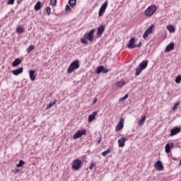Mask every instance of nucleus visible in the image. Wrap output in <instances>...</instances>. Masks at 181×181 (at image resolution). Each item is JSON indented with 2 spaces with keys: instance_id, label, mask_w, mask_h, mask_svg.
<instances>
[{
  "instance_id": "nucleus-1",
  "label": "nucleus",
  "mask_w": 181,
  "mask_h": 181,
  "mask_svg": "<svg viewBox=\"0 0 181 181\" xmlns=\"http://www.w3.org/2000/svg\"><path fill=\"white\" fill-rule=\"evenodd\" d=\"M80 67V61L76 59L71 63L70 66L68 68L67 73L71 74L74 70H77Z\"/></svg>"
},
{
  "instance_id": "nucleus-2",
  "label": "nucleus",
  "mask_w": 181,
  "mask_h": 181,
  "mask_svg": "<svg viewBox=\"0 0 181 181\" xmlns=\"http://www.w3.org/2000/svg\"><path fill=\"white\" fill-rule=\"evenodd\" d=\"M158 8L155 5H151L148 7V8L145 11L146 16H152L155 12H156Z\"/></svg>"
},
{
  "instance_id": "nucleus-3",
  "label": "nucleus",
  "mask_w": 181,
  "mask_h": 181,
  "mask_svg": "<svg viewBox=\"0 0 181 181\" xmlns=\"http://www.w3.org/2000/svg\"><path fill=\"white\" fill-rule=\"evenodd\" d=\"M94 33H95V29H92L89 33L84 34V37L89 42L94 40Z\"/></svg>"
},
{
  "instance_id": "nucleus-4",
  "label": "nucleus",
  "mask_w": 181,
  "mask_h": 181,
  "mask_svg": "<svg viewBox=\"0 0 181 181\" xmlns=\"http://www.w3.org/2000/svg\"><path fill=\"white\" fill-rule=\"evenodd\" d=\"M87 134V130L85 129L78 130L76 133L75 135L73 136V139H78V138H81L83 135H86Z\"/></svg>"
},
{
  "instance_id": "nucleus-5",
  "label": "nucleus",
  "mask_w": 181,
  "mask_h": 181,
  "mask_svg": "<svg viewBox=\"0 0 181 181\" xmlns=\"http://www.w3.org/2000/svg\"><path fill=\"white\" fill-rule=\"evenodd\" d=\"M81 161L79 159H76L72 163V169H74V170H78L81 168Z\"/></svg>"
},
{
  "instance_id": "nucleus-6",
  "label": "nucleus",
  "mask_w": 181,
  "mask_h": 181,
  "mask_svg": "<svg viewBox=\"0 0 181 181\" xmlns=\"http://www.w3.org/2000/svg\"><path fill=\"white\" fill-rule=\"evenodd\" d=\"M107 6H108V1H105L103 4H102L99 13H98V16L99 18H101L104 13H105V9H107Z\"/></svg>"
},
{
  "instance_id": "nucleus-7",
  "label": "nucleus",
  "mask_w": 181,
  "mask_h": 181,
  "mask_svg": "<svg viewBox=\"0 0 181 181\" xmlns=\"http://www.w3.org/2000/svg\"><path fill=\"white\" fill-rule=\"evenodd\" d=\"M181 132V127H175L173 129H171L170 136H175V135H177V134Z\"/></svg>"
},
{
  "instance_id": "nucleus-8",
  "label": "nucleus",
  "mask_w": 181,
  "mask_h": 181,
  "mask_svg": "<svg viewBox=\"0 0 181 181\" xmlns=\"http://www.w3.org/2000/svg\"><path fill=\"white\" fill-rule=\"evenodd\" d=\"M127 47L129 49H135V47H136V45H135V37H132L130 38Z\"/></svg>"
},
{
  "instance_id": "nucleus-9",
  "label": "nucleus",
  "mask_w": 181,
  "mask_h": 181,
  "mask_svg": "<svg viewBox=\"0 0 181 181\" xmlns=\"http://www.w3.org/2000/svg\"><path fill=\"white\" fill-rule=\"evenodd\" d=\"M105 32V25H101L98 28L97 35L98 37H101L103 33Z\"/></svg>"
},
{
  "instance_id": "nucleus-10",
  "label": "nucleus",
  "mask_w": 181,
  "mask_h": 181,
  "mask_svg": "<svg viewBox=\"0 0 181 181\" xmlns=\"http://www.w3.org/2000/svg\"><path fill=\"white\" fill-rule=\"evenodd\" d=\"M124 118L120 119L119 122H118L117 125L115 127L116 132L121 131V129L124 128Z\"/></svg>"
},
{
  "instance_id": "nucleus-11",
  "label": "nucleus",
  "mask_w": 181,
  "mask_h": 181,
  "mask_svg": "<svg viewBox=\"0 0 181 181\" xmlns=\"http://www.w3.org/2000/svg\"><path fill=\"white\" fill-rule=\"evenodd\" d=\"M109 70L105 69V67L104 66H100L99 67H98L97 70H96V73L97 74H100V73H103L104 74L108 73Z\"/></svg>"
},
{
  "instance_id": "nucleus-12",
  "label": "nucleus",
  "mask_w": 181,
  "mask_h": 181,
  "mask_svg": "<svg viewBox=\"0 0 181 181\" xmlns=\"http://www.w3.org/2000/svg\"><path fill=\"white\" fill-rule=\"evenodd\" d=\"M154 168L156 169V170H163V164L162 163V161L158 160L155 164H154Z\"/></svg>"
},
{
  "instance_id": "nucleus-13",
  "label": "nucleus",
  "mask_w": 181,
  "mask_h": 181,
  "mask_svg": "<svg viewBox=\"0 0 181 181\" xmlns=\"http://www.w3.org/2000/svg\"><path fill=\"white\" fill-rule=\"evenodd\" d=\"M127 141H128V139L125 137H122L121 139H119L118 140L119 147L124 148V146H125V142H127Z\"/></svg>"
},
{
  "instance_id": "nucleus-14",
  "label": "nucleus",
  "mask_w": 181,
  "mask_h": 181,
  "mask_svg": "<svg viewBox=\"0 0 181 181\" xmlns=\"http://www.w3.org/2000/svg\"><path fill=\"white\" fill-rule=\"evenodd\" d=\"M175 146V143H168L165 145V149L166 153H170V149Z\"/></svg>"
},
{
  "instance_id": "nucleus-15",
  "label": "nucleus",
  "mask_w": 181,
  "mask_h": 181,
  "mask_svg": "<svg viewBox=\"0 0 181 181\" xmlns=\"http://www.w3.org/2000/svg\"><path fill=\"white\" fill-rule=\"evenodd\" d=\"M148 63H149L148 60H144L139 64V67L142 70H145L148 67Z\"/></svg>"
},
{
  "instance_id": "nucleus-16",
  "label": "nucleus",
  "mask_w": 181,
  "mask_h": 181,
  "mask_svg": "<svg viewBox=\"0 0 181 181\" xmlns=\"http://www.w3.org/2000/svg\"><path fill=\"white\" fill-rule=\"evenodd\" d=\"M22 73H23V67H20L16 70L12 71L13 76H19V74H22Z\"/></svg>"
},
{
  "instance_id": "nucleus-17",
  "label": "nucleus",
  "mask_w": 181,
  "mask_h": 181,
  "mask_svg": "<svg viewBox=\"0 0 181 181\" xmlns=\"http://www.w3.org/2000/svg\"><path fill=\"white\" fill-rule=\"evenodd\" d=\"M98 114V112H93V114L90 115L88 117V122H93L95 119V116Z\"/></svg>"
},
{
  "instance_id": "nucleus-18",
  "label": "nucleus",
  "mask_w": 181,
  "mask_h": 181,
  "mask_svg": "<svg viewBox=\"0 0 181 181\" xmlns=\"http://www.w3.org/2000/svg\"><path fill=\"white\" fill-rule=\"evenodd\" d=\"M36 71L35 70H30L29 71V76L31 81H35L36 80Z\"/></svg>"
},
{
  "instance_id": "nucleus-19",
  "label": "nucleus",
  "mask_w": 181,
  "mask_h": 181,
  "mask_svg": "<svg viewBox=\"0 0 181 181\" xmlns=\"http://www.w3.org/2000/svg\"><path fill=\"white\" fill-rule=\"evenodd\" d=\"M175 49V43L171 42L168 45L166 46L165 47V52H172Z\"/></svg>"
},
{
  "instance_id": "nucleus-20",
  "label": "nucleus",
  "mask_w": 181,
  "mask_h": 181,
  "mask_svg": "<svg viewBox=\"0 0 181 181\" xmlns=\"http://www.w3.org/2000/svg\"><path fill=\"white\" fill-rule=\"evenodd\" d=\"M21 63H22V60H21V59L19 58H16L12 63V66L13 67H18V66H19V64H21Z\"/></svg>"
},
{
  "instance_id": "nucleus-21",
  "label": "nucleus",
  "mask_w": 181,
  "mask_h": 181,
  "mask_svg": "<svg viewBox=\"0 0 181 181\" xmlns=\"http://www.w3.org/2000/svg\"><path fill=\"white\" fill-rule=\"evenodd\" d=\"M34 9L35 11H40L42 9V2L37 1L34 6Z\"/></svg>"
},
{
  "instance_id": "nucleus-22",
  "label": "nucleus",
  "mask_w": 181,
  "mask_h": 181,
  "mask_svg": "<svg viewBox=\"0 0 181 181\" xmlns=\"http://www.w3.org/2000/svg\"><path fill=\"white\" fill-rule=\"evenodd\" d=\"M125 84H126V83L122 81H117L115 83L116 87H119V88H122V87H124V86H125Z\"/></svg>"
},
{
  "instance_id": "nucleus-23",
  "label": "nucleus",
  "mask_w": 181,
  "mask_h": 181,
  "mask_svg": "<svg viewBox=\"0 0 181 181\" xmlns=\"http://www.w3.org/2000/svg\"><path fill=\"white\" fill-rule=\"evenodd\" d=\"M56 103H57V100H54V101L53 100H51L50 102H49V105H47V110H50V108H52V107L53 106V105H54V104H56Z\"/></svg>"
},
{
  "instance_id": "nucleus-24",
  "label": "nucleus",
  "mask_w": 181,
  "mask_h": 181,
  "mask_svg": "<svg viewBox=\"0 0 181 181\" xmlns=\"http://www.w3.org/2000/svg\"><path fill=\"white\" fill-rule=\"evenodd\" d=\"M146 120V116H144L139 121V127H142L145 124V121Z\"/></svg>"
},
{
  "instance_id": "nucleus-25",
  "label": "nucleus",
  "mask_w": 181,
  "mask_h": 181,
  "mask_svg": "<svg viewBox=\"0 0 181 181\" xmlns=\"http://www.w3.org/2000/svg\"><path fill=\"white\" fill-rule=\"evenodd\" d=\"M68 4H69V6L73 8L74 6H76V4H77V1L76 0H69Z\"/></svg>"
},
{
  "instance_id": "nucleus-26",
  "label": "nucleus",
  "mask_w": 181,
  "mask_h": 181,
  "mask_svg": "<svg viewBox=\"0 0 181 181\" xmlns=\"http://www.w3.org/2000/svg\"><path fill=\"white\" fill-rule=\"evenodd\" d=\"M23 32H25V28H23V27H21V25H19L17 28H16V33L21 34L23 33Z\"/></svg>"
},
{
  "instance_id": "nucleus-27",
  "label": "nucleus",
  "mask_w": 181,
  "mask_h": 181,
  "mask_svg": "<svg viewBox=\"0 0 181 181\" xmlns=\"http://www.w3.org/2000/svg\"><path fill=\"white\" fill-rule=\"evenodd\" d=\"M142 71H144V69H141V68H140L139 66L137 67L136 69V73H135V76H138L141 74V73H142Z\"/></svg>"
},
{
  "instance_id": "nucleus-28",
  "label": "nucleus",
  "mask_w": 181,
  "mask_h": 181,
  "mask_svg": "<svg viewBox=\"0 0 181 181\" xmlns=\"http://www.w3.org/2000/svg\"><path fill=\"white\" fill-rule=\"evenodd\" d=\"M167 29L168 30H169V32H170L171 33H173V32H175V26L172 25H169L167 26Z\"/></svg>"
},
{
  "instance_id": "nucleus-29",
  "label": "nucleus",
  "mask_w": 181,
  "mask_h": 181,
  "mask_svg": "<svg viewBox=\"0 0 181 181\" xmlns=\"http://www.w3.org/2000/svg\"><path fill=\"white\" fill-rule=\"evenodd\" d=\"M153 28H155V25H151L146 30V31H147L151 35L153 30Z\"/></svg>"
},
{
  "instance_id": "nucleus-30",
  "label": "nucleus",
  "mask_w": 181,
  "mask_h": 181,
  "mask_svg": "<svg viewBox=\"0 0 181 181\" xmlns=\"http://www.w3.org/2000/svg\"><path fill=\"white\" fill-rule=\"evenodd\" d=\"M23 165H25V161L20 160L18 164H17L16 166L17 168H23Z\"/></svg>"
},
{
  "instance_id": "nucleus-31",
  "label": "nucleus",
  "mask_w": 181,
  "mask_h": 181,
  "mask_svg": "<svg viewBox=\"0 0 181 181\" xmlns=\"http://www.w3.org/2000/svg\"><path fill=\"white\" fill-rule=\"evenodd\" d=\"M110 152H111V149L107 148V151H103L102 153V156H107V155H108V153H110Z\"/></svg>"
},
{
  "instance_id": "nucleus-32",
  "label": "nucleus",
  "mask_w": 181,
  "mask_h": 181,
  "mask_svg": "<svg viewBox=\"0 0 181 181\" xmlns=\"http://www.w3.org/2000/svg\"><path fill=\"white\" fill-rule=\"evenodd\" d=\"M180 81H181V75H178L176 78H175V83L177 84H180Z\"/></svg>"
},
{
  "instance_id": "nucleus-33",
  "label": "nucleus",
  "mask_w": 181,
  "mask_h": 181,
  "mask_svg": "<svg viewBox=\"0 0 181 181\" xmlns=\"http://www.w3.org/2000/svg\"><path fill=\"white\" fill-rule=\"evenodd\" d=\"M34 49H35V46L30 45L26 50H27V52L30 53V52H32V50H34Z\"/></svg>"
},
{
  "instance_id": "nucleus-34",
  "label": "nucleus",
  "mask_w": 181,
  "mask_h": 181,
  "mask_svg": "<svg viewBox=\"0 0 181 181\" xmlns=\"http://www.w3.org/2000/svg\"><path fill=\"white\" fill-rule=\"evenodd\" d=\"M46 12H47V16H50V12H52V8H50V6L46 7Z\"/></svg>"
},
{
  "instance_id": "nucleus-35",
  "label": "nucleus",
  "mask_w": 181,
  "mask_h": 181,
  "mask_svg": "<svg viewBox=\"0 0 181 181\" xmlns=\"http://www.w3.org/2000/svg\"><path fill=\"white\" fill-rule=\"evenodd\" d=\"M179 105H180V102H177L173 107V111L177 110V107H179Z\"/></svg>"
},
{
  "instance_id": "nucleus-36",
  "label": "nucleus",
  "mask_w": 181,
  "mask_h": 181,
  "mask_svg": "<svg viewBox=\"0 0 181 181\" xmlns=\"http://www.w3.org/2000/svg\"><path fill=\"white\" fill-rule=\"evenodd\" d=\"M66 12H71V8H70V5L67 4L65 7Z\"/></svg>"
},
{
  "instance_id": "nucleus-37",
  "label": "nucleus",
  "mask_w": 181,
  "mask_h": 181,
  "mask_svg": "<svg viewBox=\"0 0 181 181\" xmlns=\"http://www.w3.org/2000/svg\"><path fill=\"white\" fill-rule=\"evenodd\" d=\"M127 98H128V94H126L124 97L121 98L119 101L120 103H122V101H125V100H127Z\"/></svg>"
},
{
  "instance_id": "nucleus-38",
  "label": "nucleus",
  "mask_w": 181,
  "mask_h": 181,
  "mask_svg": "<svg viewBox=\"0 0 181 181\" xmlns=\"http://www.w3.org/2000/svg\"><path fill=\"white\" fill-rule=\"evenodd\" d=\"M50 4L52 6H56L57 5V0H50Z\"/></svg>"
},
{
  "instance_id": "nucleus-39",
  "label": "nucleus",
  "mask_w": 181,
  "mask_h": 181,
  "mask_svg": "<svg viewBox=\"0 0 181 181\" xmlns=\"http://www.w3.org/2000/svg\"><path fill=\"white\" fill-rule=\"evenodd\" d=\"M81 43H84V45H88V41H87L86 38H81Z\"/></svg>"
},
{
  "instance_id": "nucleus-40",
  "label": "nucleus",
  "mask_w": 181,
  "mask_h": 181,
  "mask_svg": "<svg viewBox=\"0 0 181 181\" xmlns=\"http://www.w3.org/2000/svg\"><path fill=\"white\" fill-rule=\"evenodd\" d=\"M149 33H148V31H145V33H144V34L143 35V37L144 38V39H146L147 37H148V36H149Z\"/></svg>"
},
{
  "instance_id": "nucleus-41",
  "label": "nucleus",
  "mask_w": 181,
  "mask_h": 181,
  "mask_svg": "<svg viewBox=\"0 0 181 181\" xmlns=\"http://www.w3.org/2000/svg\"><path fill=\"white\" fill-rule=\"evenodd\" d=\"M15 4V0H8L7 1V5H13Z\"/></svg>"
},
{
  "instance_id": "nucleus-42",
  "label": "nucleus",
  "mask_w": 181,
  "mask_h": 181,
  "mask_svg": "<svg viewBox=\"0 0 181 181\" xmlns=\"http://www.w3.org/2000/svg\"><path fill=\"white\" fill-rule=\"evenodd\" d=\"M93 168H95V163H91L90 165V166H89V169L90 170H93Z\"/></svg>"
},
{
  "instance_id": "nucleus-43",
  "label": "nucleus",
  "mask_w": 181,
  "mask_h": 181,
  "mask_svg": "<svg viewBox=\"0 0 181 181\" xmlns=\"http://www.w3.org/2000/svg\"><path fill=\"white\" fill-rule=\"evenodd\" d=\"M142 46V42H139L138 45H136V47H141Z\"/></svg>"
},
{
  "instance_id": "nucleus-44",
  "label": "nucleus",
  "mask_w": 181,
  "mask_h": 181,
  "mask_svg": "<svg viewBox=\"0 0 181 181\" xmlns=\"http://www.w3.org/2000/svg\"><path fill=\"white\" fill-rule=\"evenodd\" d=\"M101 139H103V137L100 136L99 140L98 141V144H101Z\"/></svg>"
},
{
  "instance_id": "nucleus-45",
  "label": "nucleus",
  "mask_w": 181,
  "mask_h": 181,
  "mask_svg": "<svg viewBox=\"0 0 181 181\" xmlns=\"http://www.w3.org/2000/svg\"><path fill=\"white\" fill-rule=\"evenodd\" d=\"M22 1H23V0H17V4L19 5V4H21V2H22Z\"/></svg>"
},
{
  "instance_id": "nucleus-46",
  "label": "nucleus",
  "mask_w": 181,
  "mask_h": 181,
  "mask_svg": "<svg viewBox=\"0 0 181 181\" xmlns=\"http://www.w3.org/2000/svg\"><path fill=\"white\" fill-rule=\"evenodd\" d=\"M95 103H97V98H95V100H93V104H95Z\"/></svg>"
},
{
  "instance_id": "nucleus-47",
  "label": "nucleus",
  "mask_w": 181,
  "mask_h": 181,
  "mask_svg": "<svg viewBox=\"0 0 181 181\" xmlns=\"http://www.w3.org/2000/svg\"><path fill=\"white\" fill-rule=\"evenodd\" d=\"M19 172V169L16 170L15 173H18Z\"/></svg>"
},
{
  "instance_id": "nucleus-48",
  "label": "nucleus",
  "mask_w": 181,
  "mask_h": 181,
  "mask_svg": "<svg viewBox=\"0 0 181 181\" xmlns=\"http://www.w3.org/2000/svg\"><path fill=\"white\" fill-rule=\"evenodd\" d=\"M179 165H180V166H181V160H180V163H179Z\"/></svg>"
}]
</instances>
